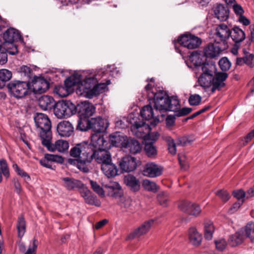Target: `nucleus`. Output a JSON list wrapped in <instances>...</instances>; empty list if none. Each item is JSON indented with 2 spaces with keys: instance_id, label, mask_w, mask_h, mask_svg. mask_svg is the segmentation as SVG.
Returning <instances> with one entry per match:
<instances>
[{
  "instance_id": "473e14b6",
  "label": "nucleus",
  "mask_w": 254,
  "mask_h": 254,
  "mask_svg": "<svg viewBox=\"0 0 254 254\" xmlns=\"http://www.w3.org/2000/svg\"><path fill=\"white\" fill-rule=\"evenodd\" d=\"M79 77H77L74 75L70 76L67 77L64 82V86L71 94L74 91V87L75 85L80 82Z\"/></svg>"
},
{
  "instance_id": "864d4df0",
  "label": "nucleus",
  "mask_w": 254,
  "mask_h": 254,
  "mask_svg": "<svg viewBox=\"0 0 254 254\" xmlns=\"http://www.w3.org/2000/svg\"><path fill=\"white\" fill-rule=\"evenodd\" d=\"M215 244L216 249L217 250L222 251L225 249L227 245V242L225 239H221L219 240H215Z\"/></svg>"
},
{
  "instance_id": "6ab92c4d",
  "label": "nucleus",
  "mask_w": 254,
  "mask_h": 254,
  "mask_svg": "<svg viewBox=\"0 0 254 254\" xmlns=\"http://www.w3.org/2000/svg\"><path fill=\"white\" fill-rule=\"evenodd\" d=\"M154 221L153 219H150L145 221L138 228L135 229L132 232L130 233L127 237V239L130 240L146 234L150 230L151 227L153 225Z\"/></svg>"
},
{
  "instance_id": "9b49d317",
  "label": "nucleus",
  "mask_w": 254,
  "mask_h": 254,
  "mask_svg": "<svg viewBox=\"0 0 254 254\" xmlns=\"http://www.w3.org/2000/svg\"><path fill=\"white\" fill-rule=\"evenodd\" d=\"M92 82L95 83L94 78H88L85 84V89H83L84 92L87 93V96L89 98H92L94 96H97L101 93H103L107 88V84L104 83L96 84L92 87L90 84Z\"/></svg>"
},
{
  "instance_id": "a211bd4d",
  "label": "nucleus",
  "mask_w": 254,
  "mask_h": 254,
  "mask_svg": "<svg viewBox=\"0 0 254 254\" xmlns=\"http://www.w3.org/2000/svg\"><path fill=\"white\" fill-rule=\"evenodd\" d=\"M163 168L154 163H148L144 167L142 174L144 176L150 178H156L162 174Z\"/></svg>"
},
{
  "instance_id": "a878e982",
  "label": "nucleus",
  "mask_w": 254,
  "mask_h": 254,
  "mask_svg": "<svg viewBox=\"0 0 254 254\" xmlns=\"http://www.w3.org/2000/svg\"><path fill=\"white\" fill-rule=\"evenodd\" d=\"M214 13L215 17L221 21H226L229 16L228 7L222 4H219L214 8Z\"/></svg>"
},
{
  "instance_id": "39448f33",
  "label": "nucleus",
  "mask_w": 254,
  "mask_h": 254,
  "mask_svg": "<svg viewBox=\"0 0 254 254\" xmlns=\"http://www.w3.org/2000/svg\"><path fill=\"white\" fill-rule=\"evenodd\" d=\"M31 86L29 80H14L7 84V88L11 96L16 99H21L30 93Z\"/></svg>"
},
{
  "instance_id": "4c0bfd02",
  "label": "nucleus",
  "mask_w": 254,
  "mask_h": 254,
  "mask_svg": "<svg viewBox=\"0 0 254 254\" xmlns=\"http://www.w3.org/2000/svg\"><path fill=\"white\" fill-rule=\"evenodd\" d=\"M89 122V119H81L79 118L76 126V129L82 131H85L90 129V124Z\"/></svg>"
},
{
  "instance_id": "2eb2a0df",
  "label": "nucleus",
  "mask_w": 254,
  "mask_h": 254,
  "mask_svg": "<svg viewBox=\"0 0 254 254\" xmlns=\"http://www.w3.org/2000/svg\"><path fill=\"white\" fill-rule=\"evenodd\" d=\"M32 91L35 94H42L49 88V82L44 78L34 76L32 80Z\"/></svg>"
},
{
  "instance_id": "bb28decb",
  "label": "nucleus",
  "mask_w": 254,
  "mask_h": 254,
  "mask_svg": "<svg viewBox=\"0 0 254 254\" xmlns=\"http://www.w3.org/2000/svg\"><path fill=\"white\" fill-rule=\"evenodd\" d=\"M154 109H155L154 108ZM156 112V110L154 111L152 107L150 105H147L143 107L140 111L141 116L145 120H149L152 119H154L155 121L159 122V119L157 117L159 116L158 112Z\"/></svg>"
},
{
  "instance_id": "dca6fc26",
  "label": "nucleus",
  "mask_w": 254,
  "mask_h": 254,
  "mask_svg": "<svg viewBox=\"0 0 254 254\" xmlns=\"http://www.w3.org/2000/svg\"><path fill=\"white\" fill-rule=\"evenodd\" d=\"M122 148L134 155L141 152L142 145L136 139L127 136Z\"/></svg>"
},
{
  "instance_id": "de8ad7c7",
  "label": "nucleus",
  "mask_w": 254,
  "mask_h": 254,
  "mask_svg": "<svg viewBox=\"0 0 254 254\" xmlns=\"http://www.w3.org/2000/svg\"><path fill=\"white\" fill-rule=\"evenodd\" d=\"M45 156L48 159V160H49L51 164L52 162L63 163L64 162L63 158L62 156L58 155L45 154Z\"/></svg>"
},
{
  "instance_id": "c85d7f7f",
  "label": "nucleus",
  "mask_w": 254,
  "mask_h": 254,
  "mask_svg": "<svg viewBox=\"0 0 254 254\" xmlns=\"http://www.w3.org/2000/svg\"><path fill=\"white\" fill-rule=\"evenodd\" d=\"M178 206L181 210L191 215L198 216L201 211L200 208L198 207L195 208V211H192L191 208H193V203L187 200L182 201Z\"/></svg>"
},
{
  "instance_id": "c756f323",
  "label": "nucleus",
  "mask_w": 254,
  "mask_h": 254,
  "mask_svg": "<svg viewBox=\"0 0 254 254\" xmlns=\"http://www.w3.org/2000/svg\"><path fill=\"white\" fill-rule=\"evenodd\" d=\"M127 136H123L118 133H115L110 135L107 141L109 142V149L112 146L123 148L124 143Z\"/></svg>"
},
{
  "instance_id": "423d86ee",
  "label": "nucleus",
  "mask_w": 254,
  "mask_h": 254,
  "mask_svg": "<svg viewBox=\"0 0 254 254\" xmlns=\"http://www.w3.org/2000/svg\"><path fill=\"white\" fill-rule=\"evenodd\" d=\"M36 126L40 129V135L42 141L52 135L51 123L46 114L37 113L34 117Z\"/></svg>"
},
{
  "instance_id": "f03ea898",
  "label": "nucleus",
  "mask_w": 254,
  "mask_h": 254,
  "mask_svg": "<svg viewBox=\"0 0 254 254\" xmlns=\"http://www.w3.org/2000/svg\"><path fill=\"white\" fill-rule=\"evenodd\" d=\"M222 46L212 41L207 45V75L212 76L215 74V76L210 81L209 87L211 86V93L225 86L224 82L228 76V74L226 72H216L215 61L218 60L224 49Z\"/></svg>"
},
{
  "instance_id": "603ef678",
  "label": "nucleus",
  "mask_w": 254,
  "mask_h": 254,
  "mask_svg": "<svg viewBox=\"0 0 254 254\" xmlns=\"http://www.w3.org/2000/svg\"><path fill=\"white\" fill-rule=\"evenodd\" d=\"M192 111L191 108L184 107L182 109H179L177 111L175 112L176 116L177 117H183L189 114Z\"/></svg>"
},
{
  "instance_id": "72a5a7b5",
  "label": "nucleus",
  "mask_w": 254,
  "mask_h": 254,
  "mask_svg": "<svg viewBox=\"0 0 254 254\" xmlns=\"http://www.w3.org/2000/svg\"><path fill=\"white\" fill-rule=\"evenodd\" d=\"M232 40L235 43H239L242 42L246 37L244 32L240 28L235 27L233 29V32H231L230 35Z\"/></svg>"
},
{
  "instance_id": "4468645a",
  "label": "nucleus",
  "mask_w": 254,
  "mask_h": 254,
  "mask_svg": "<svg viewBox=\"0 0 254 254\" xmlns=\"http://www.w3.org/2000/svg\"><path fill=\"white\" fill-rule=\"evenodd\" d=\"M119 166L121 173L132 172L137 168L136 158L130 155H127L119 161Z\"/></svg>"
},
{
  "instance_id": "f257e3e1",
  "label": "nucleus",
  "mask_w": 254,
  "mask_h": 254,
  "mask_svg": "<svg viewBox=\"0 0 254 254\" xmlns=\"http://www.w3.org/2000/svg\"><path fill=\"white\" fill-rule=\"evenodd\" d=\"M79 150L83 153L79 157H74V159L69 158L67 162L70 164L76 165L78 169L83 172L87 173L89 171V165L94 159L95 161L100 164L101 167L112 160L111 154L109 149H102L101 150L94 151L89 145L85 144Z\"/></svg>"
},
{
  "instance_id": "5701e85b",
  "label": "nucleus",
  "mask_w": 254,
  "mask_h": 254,
  "mask_svg": "<svg viewBox=\"0 0 254 254\" xmlns=\"http://www.w3.org/2000/svg\"><path fill=\"white\" fill-rule=\"evenodd\" d=\"M63 182V186L68 190L80 189L84 187V184L81 181L73 178L64 177L62 178Z\"/></svg>"
},
{
  "instance_id": "aec40b11",
  "label": "nucleus",
  "mask_w": 254,
  "mask_h": 254,
  "mask_svg": "<svg viewBox=\"0 0 254 254\" xmlns=\"http://www.w3.org/2000/svg\"><path fill=\"white\" fill-rule=\"evenodd\" d=\"M57 130L61 136L69 137L73 133L74 127L69 121H63L58 124Z\"/></svg>"
},
{
  "instance_id": "b1692460",
  "label": "nucleus",
  "mask_w": 254,
  "mask_h": 254,
  "mask_svg": "<svg viewBox=\"0 0 254 254\" xmlns=\"http://www.w3.org/2000/svg\"><path fill=\"white\" fill-rule=\"evenodd\" d=\"M103 174L108 178H112L119 175V170L113 163L112 160L101 167Z\"/></svg>"
},
{
  "instance_id": "69168bd1",
  "label": "nucleus",
  "mask_w": 254,
  "mask_h": 254,
  "mask_svg": "<svg viewBox=\"0 0 254 254\" xmlns=\"http://www.w3.org/2000/svg\"><path fill=\"white\" fill-rule=\"evenodd\" d=\"M245 62L246 64L250 66L254 65V57L252 54L246 55L244 57Z\"/></svg>"
},
{
  "instance_id": "680f3d73",
  "label": "nucleus",
  "mask_w": 254,
  "mask_h": 254,
  "mask_svg": "<svg viewBox=\"0 0 254 254\" xmlns=\"http://www.w3.org/2000/svg\"><path fill=\"white\" fill-rule=\"evenodd\" d=\"M243 202L244 200H242L241 201H238L237 202L234 203L232 206L229 209V213L232 214L236 212L240 208V207L242 205Z\"/></svg>"
},
{
  "instance_id": "f8f14e48",
  "label": "nucleus",
  "mask_w": 254,
  "mask_h": 254,
  "mask_svg": "<svg viewBox=\"0 0 254 254\" xmlns=\"http://www.w3.org/2000/svg\"><path fill=\"white\" fill-rule=\"evenodd\" d=\"M52 135H50L49 138H47L42 141V144L47 147V149L52 152L56 150L60 152H65L69 147L68 142L64 140L60 139L55 142L54 144L51 143Z\"/></svg>"
},
{
  "instance_id": "052dcab7",
  "label": "nucleus",
  "mask_w": 254,
  "mask_h": 254,
  "mask_svg": "<svg viewBox=\"0 0 254 254\" xmlns=\"http://www.w3.org/2000/svg\"><path fill=\"white\" fill-rule=\"evenodd\" d=\"M233 194L234 196L238 199L239 201L243 200V199L246 197V193L242 190H235L233 191Z\"/></svg>"
},
{
  "instance_id": "9d476101",
  "label": "nucleus",
  "mask_w": 254,
  "mask_h": 254,
  "mask_svg": "<svg viewBox=\"0 0 254 254\" xmlns=\"http://www.w3.org/2000/svg\"><path fill=\"white\" fill-rule=\"evenodd\" d=\"M177 42L188 49H194L201 44V40L198 37L190 34H186L179 36Z\"/></svg>"
},
{
  "instance_id": "6e6552de",
  "label": "nucleus",
  "mask_w": 254,
  "mask_h": 254,
  "mask_svg": "<svg viewBox=\"0 0 254 254\" xmlns=\"http://www.w3.org/2000/svg\"><path fill=\"white\" fill-rule=\"evenodd\" d=\"M75 105L69 100L56 102L53 109L55 115L59 119L69 117L75 114Z\"/></svg>"
},
{
  "instance_id": "ea45409f",
  "label": "nucleus",
  "mask_w": 254,
  "mask_h": 254,
  "mask_svg": "<svg viewBox=\"0 0 254 254\" xmlns=\"http://www.w3.org/2000/svg\"><path fill=\"white\" fill-rule=\"evenodd\" d=\"M144 151L146 155L150 158H154L157 154L156 147L152 142L146 143L145 144Z\"/></svg>"
},
{
  "instance_id": "2f4dec72",
  "label": "nucleus",
  "mask_w": 254,
  "mask_h": 254,
  "mask_svg": "<svg viewBox=\"0 0 254 254\" xmlns=\"http://www.w3.org/2000/svg\"><path fill=\"white\" fill-rule=\"evenodd\" d=\"M245 238L243 230L241 229L230 236L228 244L231 247H236L241 244Z\"/></svg>"
},
{
  "instance_id": "a18cd8bd",
  "label": "nucleus",
  "mask_w": 254,
  "mask_h": 254,
  "mask_svg": "<svg viewBox=\"0 0 254 254\" xmlns=\"http://www.w3.org/2000/svg\"><path fill=\"white\" fill-rule=\"evenodd\" d=\"M166 140L169 152L172 155L176 154L177 152L176 143H175L174 140L170 136L167 137Z\"/></svg>"
},
{
  "instance_id": "1a4fd4ad",
  "label": "nucleus",
  "mask_w": 254,
  "mask_h": 254,
  "mask_svg": "<svg viewBox=\"0 0 254 254\" xmlns=\"http://www.w3.org/2000/svg\"><path fill=\"white\" fill-rule=\"evenodd\" d=\"M189 60L193 64L197 69L199 71L204 70L206 71V48L203 51H194L189 56Z\"/></svg>"
},
{
  "instance_id": "5fc2aeb1",
  "label": "nucleus",
  "mask_w": 254,
  "mask_h": 254,
  "mask_svg": "<svg viewBox=\"0 0 254 254\" xmlns=\"http://www.w3.org/2000/svg\"><path fill=\"white\" fill-rule=\"evenodd\" d=\"M6 44L7 49V53L11 55H14L18 53L17 47L14 43H6Z\"/></svg>"
},
{
  "instance_id": "393cba45",
  "label": "nucleus",
  "mask_w": 254,
  "mask_h": 254,
  "mask_svg": "<svg viewBox=\"0 0 254 254\" xmlns=\"http://www.w3.org/2000/svg\"><path fill=\"white\" fill-rule=\"evenodd\" d=\"M106 188L109 189L108 195L111 197L117 198L122 197L124 192L122 187L118 182L111 183L105 186Z\"/></svg>"
},
{
  "instance_id": "20e7f679",
  "label": "nucleus",
  "mask_w": 254,
  "mask_h": 254,
  "mask_svg": "<svg viewBox=\"0 0 254 254\" xmlns=\"http://www.w3.org/2000/svg\"><path fill=\"white\" fill-rule=\"evenodd\" d=\"M85 144L89 145V148H91L94 151L101 150L102 149H109V142L106 140L103 135L99 133H94L91 136V141L89 143L88 142L84 141L80 143L76 144L70 150V155L72 157H79L82 154L83 152L81 150L79 152L77 150L80 149L83 146H85Z\"/></svg>"
},
{
  "instance_id": "7c9ffc66",
  "label": "nucleus",
  "mask_w": 254,
  "mask_h": 254,
  "mask_svg": "<svg viewBox=\"0 0 254 254\" xmlns=\"http://www.w3.org/2000/svg\"><path fill=\"white\" fill-rule=\"evenodd\" d=\"M189 239L190 244L194 246H198L201 243L202 236L194 227H191L189 230Z\"/></svg>"
},
{
  "instance_id": "a19ab883",
  "label": "nucleus",
  "mask_w": 254,
  "mask_h": 254,
  "mask_svg": "<svg viewBox=\"0 0 254 254\" xmlns=\"http://www.w3.org/2000/svg\"><path fill=\"white\" fill-rule=\"evenodd\" d=\"M18 72L21 77H26L27 79H31L33 76V70L27 65H23L18 69Z\"/></svg>"
},
{
  "instance_id": "13d9d810",
  "label": "nucleus",
  "mask_w": 254,
  "mask_h": 254,
  "mask_svg": "<svg viewBox=\"0 0 254 254\" xmlns=\"http://www.w3.org/2000/svg\"><path fill=\"white\" fill-rule=\"evenodd\" d=\"M216 194L225 202L228 201L230 197V194L226 190H220Z\"/></svg>"
},
{
  "instance_id": "bf43d9fd",
  "label": "nucleus",
  "mask_w": 254,
  "mask_h": 254,
  "mask_svg": "<svg viewBox=\"0 0 254 254\" xmlns=\"http://www.w3.org/2000/svg\"><path fill=\"white\" fill-rule=\"evenodd\" d=\"M38 245V242L37 240H33V246L29 247L24 254H36V249Z\"/></svg>"
},
{
  "instance_id": "c9c22d12",
  "label": "nucleus",
  "mask_w": 254,
  "mask_h": 254,
  "mask_svg": "<svg viewBox=\"0 0 254 254\" xmlns=\"http://www.w3.org/2000/svg\"><path fill=\"white\" fill-rule=\"evenodd\" d=\"M16 227L18 232V236L20 238H21L26 232V222L22 215L18 217Z\"/></svg>"
},
{
  "instance_id": "338daca9",
  "label": "nucleus",
  "mask_w": 254,
  "mask_h": 254,
  "mask_svg": "<svg viewBox=\"0 0 254 254\" xmlns=\"http://www.w3.org/2000/svg\"><path fill=\"white\" fill-rule=\"evenodd\" d=\"M191 141L188 137H183L178 139L177 144L182 146H186L190 144Z\"/></svg>"
},
{
  "instance_id": "e433bc0d",
  "label": "nucleus",
  "mask_w": 254,
  "mask_h": 254,
  "mask_svg": "<svg viewBox=\"0 0 254 254\" xmlns=\"http://www.w3.org/2000/svg\"><path fill=\"white\" fill-rule=\"evenodd\" d=\"M244 233L245 237L250 239L252 242H254V223H248L245 227Z\"/></svg>"
},
{
  "instance_id": "412c9836",
  "label": "nucleus",
  "mask_w": 254,
  "mask_h": 254,
  "mask_svg": "<svg viewBox=\"0 0 254 254\" xmlns=\"http://www.w3.org/2000/svg\"><path fill=\"white\" fill-rule=\"evenodd\" d=\"M124 182L129 190L132 192H136L140 190V181L132 175H126L124 178Z\"/></svg>"
},
{
  "instance_id": "8fccbe9b",
  "label": "nucleus",
  "mask_w": 254,
  "mask_h": 254,
  "mask_svg": "<svg viewBox=\"0 0 254 254\" xmlns=\"http://www.w3.org/2000/svg\"><path fill=\"white\" fill-rule=\"evenodd\" d=\"M201 101V97L198 94H191L189 98V103L191 106H197Z\"/></svg>"
},
{
  "instance_id": "e2e57ef3",
  "label": "nucleus",
  "mask_w": 254,
  "mask_h": 254,
  "mask_svg": "<svg viewBox=\"0 0 254 254\" xmlns=\"http://www.w3.org/2000/svg\"><path fill=\"white\" fill-rule=\"evenodd\" d=\"M131 204V200L129 198H122L121 200V206L126 209L128 208Z\"/></svg>"
},
{
  "instance_id": "4be33fe9",
  "label": "nucleus",
  "mask_w": 254,
  "mask_h": 254,
  "mask_svg": "<svg viewBox=\"0 0 254 254\" xmlns=\"http://www.w3.org/2000/svg\"><path fill=\"white\" fill-rule=\"evenodd\" d=\"M56 102L54 98L49 95H43L38 100L39 107L44 111L53 110Z\"/></svg>"
},
{
  "instance_id": "0e129e2a",
  "label": "nucleus",
  "mask_w": 254,
  "mask_h": 254,
  "mask_svg": "<svg viewBox=\"0 0 254 254\" xmlns=\"http://www.w3.org/2000/svg\"><path fill=\"white\" fill-rule=\"evenodd\" d=\"M233 9L236 15H239V16L243 15L244 11L242 7L240 4L234 3L233 5Z\"/></svg>"
},
{
  "instance_id": "774afa93",
  "label": "nucleus",
  "mask_w": 254,
  "mask_h": 254,
  "mask_svg": "<svg viewBox=\"0 0 254 254\" xmlns=\"http://www.w3.org/2000/svg\"><path fill=\"white\" fill-rule=\"evenodd\" d=\"M176 114L174 115H169L166 119V124L167 126L171 127L175 124L176 119Z\"/></svg>"
},
{
  "instance_id": "3c124183",
  "label": "nucleus",
  "mask_w": 254,
  "mask_h": 254,
  "mask_svg": "<svg viewBox=\"0 0 254 254\" xmlns=\"http://www.w3.org/2000/svg\"><path fill=\"white\" fill-rule=\"evenodd\" d=\"M90 185L93 190L100 196H104L105 194L104 191L102 187L99 185L96 182L90 181Z\"/></svg>"
},
{
  "instance_id": "37998d69",
  "label": "nucleus",
  "mask_w": 254,
  "mask_h": 254,
  "mask_svg": "<svg viewBox=\"0 0 254 254\" xmlns=\"http://www.w3.org/2000/svg\"><path fill=\"white\" fill-rule=\"evenodd\" d=\"M219 65L221 69L223 71L228 70L231 66V63L227 58L223 57L219 61Z\"/></svg>"
},
{
  "instance_id": "cd10ccee",
  "label": "nucleus",
  "mask_w": 254,
  "mask_h": 254,
  "mask_svg": "<svg viewBox=\"0 0 254 254\" xmlns=\"http://www.w3.org/2000/svg\"><path fill=\"white\" fill-rule=\"evenodd\" d=\"M21 38V35L16 29L8 28L3 34V38L5 43H12L18 41Z\"/></svg>"
},
{
  "instance_id": "7ed1b4c3",
  "label": "nucleus",
  "mask_w": 254,
  "mask_h": 254,
  "mask_svg": "<svg viewBox=\"0 0 254 254\" xmlns=\"http://www.w3.org/2000/svg\"><path fill=\"white\" fill-rule=\"evenodd\" d=\"M151 97H154V107L156 112L172 111L176 112L181 108L180 103L177 96H169L167 93L160 90L155 94L152 93Z\"/></svg>"
},
{
  "instance_id": "09e8293b",
  "label": "nucleus",
  "mask_w": 254,
  "mask_h": 254,
  "mask_svg": "<svg viewBox=\"0 0 254 254\" xmlns=\"http://www.w3.org/2000/svg\"><path fill=\"white\" fill-rule=\"evenodd\" d=\"M85 202L91 205H94L97 206H99L100 205L99 200L97 198V197L94 194H92V192L90 193V195L86 198L85 200Z\"/></svg>"
},
{
  "instance_id": "79ce46f5",
  "label": "nucleus",
  "mask_w": 254,
  "mask_h": 254,
  "mask_svg": "<svg viewBox=\"0 0 254 254\" xmlns=\"http://www.w3.org/2000/svg\"><path fill=\"white\" fill-rule=\"evenodd\" d=\"M54 92L58 94L59 96L64 97L71 93L64 86L59 85L55 86L54 90Z\"/></svg>"
},
{
  "instance_id": "4d7b16f0",
  "label": "nucleus",
  "mask_w": 254,
  "mask_h": 254,
  "mask_svg": "<svg viewBox=\"0 0 254 254\" xmlns=\"http://www.w3.org/2000/svg\"><path fill=\"white\" fill-rule=\"evenodd\" d=\"M215 227L213 223L211 221L207 222V240L212 239Z\"/></svg>"
},
{
  "instance_id": "ddd939ff",
  "label": "nucleus",
  "mask_w": 254,
  "mask_h": 254,
  "mask_svg": "<svg viewBox=\"0 0 254 254\" xmlns=\"http://www.w3.org/2000/svg\"><path fill=\"white\" fill-rule=\"evenodd\" d=\"M95 107L88 102H81L75 106V114L77 113L81 119H89L95 112Z\"/></svg>"
},
{
  "instance_id": "c03bdc74",
  "label": "nucleus",
  "mask_w": 254,
  "mask_h": 254,
  "mask_svg": "<svg viewBox=\"0 0 254 254\" xmlns=\"http://www.w3.org/2000/svg\"><path fill=\"white\" fill-rule=\"evenodd\" d=\"M157 199L160 205L166 206L169 200L168 193L165 191H160L157 195Z\"/></svg>"
},
{
  "instance_id": "f3484780",
  "label": "nucleus",
  "mask_w": 254,
  "mask_h": 254,
  "mask_svg": "<svg viewBox=\"0 0 254 254\" xmlns=\"http://www.w3.org/2000/svg\"><path fill=\"white\" fill-rule=\"evenodd\" d=\"M89 123L90 129L95 132V133L105 132L109 126L107 120L100 117L91 118Z\"/></svg>"
},
{
  "instance_id": "6e6d98bb",
  "label": "nucleus",
  "mask_w": 254,
  "mask_h": 254,
  "mask_svg": "<svg viewBox=\"0 0 254 254\" xmlns=\"http://www.w3.org/2000/svg\"><path fill=\"white\" fill-rule=\"evenodd\" d=\"M201 74L198 79V82L200 86L203 87L204 90L206 89V72L205 73L204 70H201Z\"/></svg>"
},
{
  "instance_id": "49530a36",
  "label": "nucleus",
  "mask_w": 254,
  "mask_h": 254,
  "mask_svg": "<svg viewBox=\"0 0 254 254\" xmlns=\"http://www.w3.org/2000/svg\"><path fill=\"white\" fill-rule=\"evenodd\" d=\"M0 166L1 172L6 178H8L10 176L9 171L6 160L4 159L0 160Z\"/></svg>"
},
{
  "instance_id": "0eeeda50",
  "label": "nucleus",
  "mask_w": 254,
  "mask_h": 254,
  "mask_svg": "<svg viewBox=\"0 0 254 254\" xmlns=\"http://www.w3.org/2000/svg\"><path fill=\"white\" fill-rule=\"evenodd\" d=\"M231 31L228 26L224 23L217 25L209 33V38L218 44L225 46Z\"/></svg>"
},
{
  "instance_id": "f704fd0d",
  "label": "nucleus",
  "mask_w": 254,
  "mask_h": 254,
  "mask_svg": "<svg viewBox=\"0 0 254 254\" xmlns=\"http://www.w3.org/2000/svg\"><path fill=\"white\" fill-rule=\"evenodd\" d=\"M12 75V72L8 69H0V89L5 86L6 82L11 78Z\"/></svg>"
},
{
  "instance_id": "58836bf2",
  "label": "nucleus",
  "mask_w": 254,
  "mask_h": 254,
  "mask_svg": "<svg viewBox=\"0 0 254 254\" xmlns=\"http://www.w3.org/2000/svg\"><path fill=\"white\" fill-rule=\"evenodd\" d=\"M142 186L145 190L153 192H157L159 188V186L155 182L148 179L143 181Z\"/></svg>"
}]
</instances>
